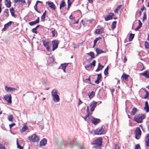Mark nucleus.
I'll list each match as a JSON object with an SVG mask.
<instances>
[{
    "instance_id": "obj_63",
    "label": "nucleus",
    "mask_w": 149,
    "mask_h": 149,
    "mask_svg": "<svg viewBox=\"0 0 149 149\" xmlns=\"http://www.w3.org/2000/svg\"><path fill=\"white\" fill-rule=\"evenodd\" d=\"M83 102L81 100L79 99V103H78V105H79L81 104Z\"/></svg>"
},
{
    "instance_id": "obj_6",
    "label": "nucleus",
    "mask_w": 149,
    "mask_h": 149,
    "mask_svg": "<svg viewBox=\"0 0 149 149\" xmlns=\"http://www.w3.org/2000/svg\"><path fill=\"white\" fill-rule=\"evenodd\" d=\"M71 145H74L78 149H85L84 147L83 144H81L75 141H72L71 143Z\"/></svg>"
},
{
    "instance_id": "obj_62",
    "label": "nucleus",
    "mask_w": 149,
    "mask_h": 149,
    "mask_svg": "<svg viewBox=\"0 0 149 149\" xmlns=\"http://www.w3.org/2000/svg\"><path fill=\"white\" fill-rule=\"evenodd\" d=\"M0 149H6L4 147H3L2 145L0 144Z\"/></svg>"
},
{
    "instance_id": "obj_38",
    "label": "nucleus",
    "mask_w": 149,
    "mask_h": 149,
    "mask_svg": "<svg viewBox=\"0 0 149 149\" xmlns=\"http://www.w3.org/2000/svg\"><path fill=\"white\" fill-rule=\"evenodd\" d=\"M8 118L9 121H13V116L12 115H10L8 117Z\"/></svg>"
},
{
    "instance_id": "obj_35",
    "label": "nucleus",
    "mask_w": 149,
    "mask_h": 149,
    "mask_svg": "<svg viewBox=\"0 0 149 149\" xmlns=\"http://www.w3.org/2000/svg\"><path fill=\"white\" fill-rule=\"evenodd\" d=\"M95 95V93L93 91H92L88 95L89 98L91 99Z\"/></svg>"
},
{
    "instance_id": "obj_58",
    "label": "nucleus",
    "mask_w": 149,
    "mask_h": 149,
    "mask_svg": "<svg viewBox=\"0 0 149 149\" xmlns=\"http://www.w3.org/2000/svg\"><path fill=\"white\" fill-rule=\"evenodd\" d=\"M104 73L105 75H107L108 74V71L104 70Z\"/></svg>"
},
{
    "instance_id": "obj_37",
    "label": "nucleus",
    "mask_w": 149,
    "mask_h": 149,
    "mask_svg": "<svg viewBox=\"0 0 149 149\" xmlns=\"http://www.w3.org/2000/svg\"><path fill=\"white\" fill-rule=\"evenodd\" d=\"M65 3L64 1H62L60 5L59 8L61 9V8L65 6Z\"/></svg>"
},
{
    "instance_id": "obj_23",
    "label": "nucleus",
    "mask_w": 149,
    "mask_h": 149,
    "mask_svg": "<svg viewBox=\"0 0 149 149\" xmlns=\"http://www.w3.org/2000/svg\"><path fill=\"white\" fill-rule=\"evenodd\" d=\"M5 5L7 8H9L11 6V2L10 0H5Z\"/></svg>"
},
{
    "instance_id": "obj_29",
    "label": "nucleus",
    "mask_w": 149,
    "mask_h": 149,
    "mask_svg": "<svg viewBox=\"0 0 149 149\" xmlns=\"http://www.w3.org/2000/svg\"><path fill=\"white\" fill-rule=\"evenodd\" d=\"M145 143L147 147L149 146V134H148L146 138Z\"/></svg>"
},
{
    "instance_id": "obj_1",
    "label": "nucleus",
    "mask_w": 149,
    "mask_h": 149,
    "mask_svg": "<svg viewBox=\"0 0 149 149\" xmlns=\"http://www.w3.org/2000/svg\"><path fill=\"white\" fill-rule=\"evenodd\" d=\"M145 116L144 114H140L135 116L134 118V120L138 123H141L143 119L145 118Z\"/></svg>"
},
{
    "instance_id": "obj_52",
    "label": "nucleus",
    "mask_w": 149,
    "mask_h": 149,
    "mask_svg": "<svg viewBox=\"0 0 149 149\" xmlns=\"http://www.w3.org/2000/svg\"><path fill=\"white\" fill-rule=\"evenodd\" d=\"M92 67L91 66L90 64H87L85 66V68H91Z\"/></svg>"
},
{
    "instance_id": "obj_42",
    "label": "nucleus",
    "mask_w": 149,
    "mask_h": 149,
    "mask_svg": "<svg viewBox=\"0 0 149 149\" xmlns=\"http://www.w3.org/2000/svg\"><path fill=\"white\" fill-rule=\"evenodd\" d=\"M28 128V127L26 126H24L22 128V132L25 131Z\"/></svg>"
},
{
    "instance_id": "obj_47",
    "label": "nucleus",
    "mask_w": 149,
    "mask_h": 149,
    "mask_svg": "<svg viewBox=\"0 0 149 149\" xmlns=\"http://www.w3.org/2000/svg\"><path fill=\"white\" fill-rule=\"evenodd\" d=\"M91 115L87 114V115L85 116L84 119V120L86 121H87V118L89 117V116L90 115Z\"/></svg>"
},
{
    "instance_id": "obj_13",
    "label": "nucleus",
    "mask_w": 149,
    "mask_h": 149,
    "mask_svg": "<svg viewBox=\"0 0 149 149\" xmlns=\"http://www.w3.org/2000/svg\"><path fill=\"white\" fill-rule=\"evenodd\" d=\"M47 3L49 6V7L53 10L55 11L56 10L55 7V5L52 2H49L47 1L46 2Z\"/></svg>"
},
{
    "instance_id": "obj_28",
    "label": "nucleus",
    "mask_w": 149,
    "mask_h": 149,
    "mask_svg": "<svg viewBox=\"0 0 149 149\" xmlns=\"http://www.w3.org/2000/svg\"><path fill=\"white\" fill-rule=\"evenodd\" d=\"M96 52V56L98 55L99 54L102 53L104 52V51L98 48H97L95 50Z\"/></svg>"
},
{
    "instance_id": "obj_17",
    "label": "nucleus",
    "mask_w": 149,
    "mask_h": 149,
    "mask_svg": "<svg viewBox=\"0 0 149 149\" xmlns=\"http://www.w3.org/2000/svg\"><path fill=\"white\" fill-rule=\"evenodd\" d=\"M141 74L146 78L149 79V71L146 70L143 72L141 73Z\"/></svg>"
},
{
    "instance_id": "obj_57",
    "label": "nucleus",
    "mask_w": 149,
    "mask_h": 149,
    "mask_svg": "<svg viewBox=\"0 0 149 149\" xmlns=\"http://www.w3.org/2000/svg\"><path fill=\"white\" fill-rule=\"evenodd\" d=\"M134 34L132 33H130V35L129 37H134Z\"/></svg>"
},
{
    "instance_id": "obj_43",
    "label": "nucleus",
    "mask_w": 149,
    "mask_h": 149,
    "mask_svg": "<svg viewBox=\"0 0 149 149\" xmlns=\"http://www.w3.org/2000/svg\"><path fill=\"white\" fill-rule=\"evenodd\" d=\"M96 63V61L95 60H94L93 62L90 63L91 66L93 65L94 67L95 66Z\"/></svg>"
},
{
    "instance_id": "obj_31",
    "label": "nucleus",
    "mask_w": 149,
    "mask_h": 149,
    "mask_svg": "<svg viewBox=\"0 0 149 149\" xmlns=\"http://www.w3.org/2000/svg\"><path fill=\"white\" fill-rule=\"evenodd\" d=\"M52 96L56 95L58 94V91L56 89H53L51 92Z\"/></svg>"
},
{
    "instance_id": "obj_22",
    "label": "nucleus",
    "mask_w": 149,
    "mask_h": 149,
    "mask_svg": "<svg viewBox=\"0 0 149 149\" xmlns=\"http://www.w3.org/2000/svg\"><path fill=\"white\" fill-rule=\"evenodd\" d=\"M68 65V63H64L63 64H61V69L63 70L64 72L66 73L65 69L66 67Z\"/></svg>"
},
{
    "instance_id": "obj_16",
    "label": "nucleus",
    "mask_w": 149,
    "mask_h": 149,
    "mask_svg": "<svg viewBox=\"0 0 149 149\" xmlns=\"http://www.w3.org/2000/svg\"><path fill=\"white\" fill-rule=\"evenodd\" d=\"M53 100L55 102H58L59 101L60 98L59 96L58 95H56L52 96Z\"/></svg>"
},
{
    "instance_id": "obj_12",
    "label": "nucleus",
    "mask_w": 149,
    "mask_h": 149,
    "mask_svg": "<svg viewBox=\"0 0 149 149\" xmlns=\"http://www.w3.org/2000/svg\"><path fill=\"white\" fill-rule=\"evenodd\" d=\"M94 33L95 34H100L104 33V28L101 27L100 29H95Z\"/></svg>"
},
{
    "instance_id": "obj_15",
    "label": "nucleus",
    "mask_w": 149,
    "mask_h": 149,
    "mask_svg": "<svg viewBox=\"0 0 149 149\" xmlns=\"http://www.w3.org/2000/svg\"><path fill=\"white\" fill-rule=\"evenodd\" d=\"M39 23V17H38L37 19L32 22L29 23V24L31 26H33Z\"/></svg>"
},
{
    "instance_id": "obj_24",
    "label": "nucleus",
    "mask_w": 149,
    "mask_h": 149,
    "mask_svg": "<svg viewBox=\"0 0 149 149\" xmlns=\"http://www.w3.org/2000/svg\"><path fill=\"white\" fill-rule=\"evenodd\" d=\"M129 76L126 74H123L121 77V79H124L125 81H127Z\"/></svg>"
},
{
    "instance_id": "obj_59",
    "label": "nucleus",
    "mask_w": 149,
    "mask_h": 149,
    "mask_svg": "<svg viewBox=\"0 0 149 149\" xmlns=\"http://www.w3.org/2000/svg\"><path fill=\"white\" fill-rule=\"evenodd\" d=\"M141 26L139 25L135 29V30L136 31H137L140 28Z\"/></svg>"
},
{
    "instance_id": "obj_4",
    "label": "nucleus",
    "mask_w": 149,
    "mask_h": 149,
    "mask_svg": "<svg viewBox=\"0 0 149 149\" xmlns=\"http://www.w3.org/2000/svg\"><path fill=\"white\" fill-rule=\"evenodd\" d=\"M92 145H97L100 146L102 145V139L101 137L97 139L91 143Z\"/></svg>"
},
{
    "instance_id": "obj_51",
    "label": "nucleus",
    "mask_w": 149,
    "mask_h": 149,
    "mask_svg": "<svg viewBox=\"0 0 149 149\" xmlns=\"http://www.w3.org/2000/svg\"><path fill=\"white\" fill-rule=\"evenodd\" d=\"M52 36L54 37L55 36L56 32L55 31H52Z\"/></svg>"
},
{
    "instance_id": "obj_5",
    "label": "nucleus",
    "mask_w": 149,
    "mask_h": 149,
    "mask_svg": "<svg viewBox=\"0 0 149 149\" xmlns=\"http://www.w3.org/2000/svg\"><path fill=\"white\" fill-rule=\"evenodd\" d=\"M134 133L135 134V138L137 139H139L141 136V132L139 127H137L134 131Z\"/></svg>"
},
{
    "instance_id": "obj_30",
    "label": "nucleus",
    "mask_w": 149,
    "mask_h": 149,
    "mask_svg": "<svg viewBox=\"0 0 149 149\" xmlns=\"http://www.w3.org/2000/svg\"><path fill=\"white\" fill-rule=\"evenodd\" d=\"M138 110L137 108L134 107L132 109V111L130 112V114L132 115H134L136 112Z\"/></svg>"
},
{
    "instance_id": "obj_7",
    "label": "nucleus",
    "mask_w": 149,
    "mask_h": 149,
    "mask_svg": "<svg viewBox=\"0 0 149 149\" xmlns=\"http://www.w3.org/2000/svg\"><path fill=\"white\" fill-rule=\"evenodd\" d=\"M5 90L7 92L12 93L15 92V91H17L18 89L6 86L5 87Z\"/></svg>"
},
{
    "instance_id": "obj_33",
    "label": "nucleus",
    "mask_w": 149,
    "mask_h": 149,
    "mask_svg": "<svg viewBox=\"0 0 149 149\" xmlns=\"http://www.w3.org/2000/svg\"><path fill=\"white\" fill-rule=\"evenodd\" d=\"M9 10L8 9H6L4 11V15L6 17H8L9 16Z\"/></svg>"
},
{
    "instance_id": "obj_44",
    "label": "nucleus",
    "mask_w": 149,
    "mask_h": 149,
    "mask_svg": "<svg viewBox=\"0 0 149 149\" xmlns=\"http://www.w3.org/2000/svg\"><path fill=\"white\" fill-rule=\"evenodd\" d=\"M101 38H96L94 41V45H95L97 41L99 40V39H101Z\"/></svg>"
},
{
    "instance_id": "obj_11",
    "label": "nucleus",
    "mask_w": 149,
    "mask_h": 149,
    "mask_svg": "<svg viewBox=\"0 0 149 149\" xmlns=\"http://www.w3.org/2000/svg\"><path fill=\"white\" fill-rule=\"evenodd\" d=\"M114 16V14L113 13H109L108 15H107L104 17L106 21L111 19L113 18L112 16Z\"/></svg>"
},
{
    "instance_id": "obj_34",
    "label": "nucleus",
    "mask_w": 149,
    "mask_h": 149,
    "mask_svg": "<svg viewBox=\"0 0 149 149\" xmlns=\"http://www.w3.org/2000/svg\"><path fill=\"white\" fill-rule=\"evenodd\" d=\"M144 91L146 93V94L145 96V97H144V98L145 99H147L149 95V92L148 91H147L146 89H144Z\"/></svg>"
},
{
    "instance_id": "obj_32",
    "label": "nucleus",
    "mask_w": 149,
    "mask_h": 149,
    "mask_svg": "<svg viewBox=\"0 0 149 149\" xmlns=\"http://www.w3.org/2000/svg\"><path fill=\"white\" fill-rule=\"evenodd\" d=\"M88 55L91 56L90 59H93L95 58L94 53L93 52H91L89 53H88Z\"/></svg>"
},
{
    "instance_id": "obj_40",
    "label": "nucleus",
    "mask_w": 149,
    "mask_h": 149,
    "mask_svg": "<svg viewBox=\"0 0 149 149\" xmlns=\"http://www.w3.org/2000/svg\"><path fill=\"white\" fill-rule=\"evenodd\" d=\"M17 148L20 149H23V148L22 146H21L19 143L18 140L17 141Z\"/></svg>"
},
{
    "instance_id": "obj_26",
    "label": "nucleus",
    "mask_w": 149,
    "mask_h": 149,
    "mask_svg": "<svg viewBox=\"0 0 149 149\" xmlns=\"http://www.w3.org/2000/svg\"><path fill=\"white\" fill-rule=\"evenodd\" d=\"M145 106L144 108V109L146 110L147 112L149 111V107L148 106V103L147 101H146L145 102Z\"/></svg>"
},
{
    "instance_id": "obj_8",
    "label": "nucleus",
    "mask_w": 149,
    "mask_h": 149,
    "mask_svg": "<svg viewBox=\"0 0 149 149\" xmlns=\"http://www.w3.org/2000/svg\"><path fill=\"white\" fill-rule=\"evenodd\" d=\"M4 99L8 103L11 104L12 103V97L10 94L5 95L4 97Z\"/></svg>"
},
{
    "instance_id": "obj_3",
    "label": "nucleus",
    "mask_w": 149,
    "mask_h": 149,
    "mask_svg": "<svg viewBox=\"0 0 149 149\" xmlns=\"http://www.w3.org/2000/svg\"><path fill=\"white\" fill-rule=\"evenodd\" d=\"M106 133L104 129L103 128V126L100 128H98L94 131V133L97 135L104 134Z\"/></svg>"
},
{
    "instance_id": "obj_10",
    "label": "nucleus",
    "mask_w": 149,
    "mask_h": 149,
    "mask_svg": "<svg viewBox=\"0 0 149 149\" xmlns=\"http://www.w3.org/2000/svg\"><path fill=\"white\" fill-rule=\"evenodd\" d=\"M59 43V42L58 40H54L52 41V45L53 51H54L58 47Z\"/></svg>"
},
{
    "instance_id": "obj_50",
    "label": "nucleus",
    "mask_w": 149,
    "mask_h": 149,
    "mask_svg": "<svg viewBox=\"0 0 149 149\" xmlns=\"http://www.w3.org/2000/svg\"><path fill=\"white\" fill-rule=\"evenodd\" d=\"M32 31L35 33H37V30L35 28H33L32 29Z\"/></svg>"
},
{
    "instance_id": "obj_64",
    "label": "nucleus",
    "mask_w": 149,
    "mask_h": 149,
    "mask_svg": "<svg viewBox=\"0 0 149 149\" xmlns=\"http://www.w3.org/2000/svg\"><path fill=\"white\" fill-rule=\"evenodd\" d=\"M31 1L30 0H28L27 1V3L28 4L29 6L31 3Z\"/></svg>"
},
{
    "instance_id": "obj_9",
    "label": "nucleus",
    "mask_w": 149,
    "mask_h": 149,
    "mask_svg": "<svg viewBox=\"0 0 149 149\" xmlns=\"http://www.w3.org/2000/svg\"><path fill=\"white\" fill-rule=\"evenodd\" d=\"M97 102L95 101H93L90 104L91 107V112H93L95 110V108L97 106Z\"/></svg>"
},
{
    "instance_id": "obj_41",
    "label": "nucleus",
    "mask_w": 149,
    "mask_h": 149,
    "mask_svg": "<svg viewBox=\"0 0 149 149\" xmlns=\"http://www.w3.org/2000/svg\"><path fill=\"white\" fill-rule=\"evenodd\" d=\"M146 19V12H144L143 13V21Z\"/></svg>"
},
{
    "instance_id": "obj_46",
    "label": "nucleus",
    "mask_w": 149,
    "mask_h": 149,
    "mask_svg": "<svg viewBox=\"0 0 149 149\" xmlns=\"http://www.w3.org/2000/svg\"><path fill=\"white\" fill-rule=\"evenodd\" d=\"M86 113L87 114L91 115L92 114V113H90L89 111V109L88 107H87V110H86Z\"/></svg>"
},
{
    "instance_id": "obj_61",
    "label": "nucleus",
    "mask_w": 149,
    "mask_h": 149,
    "mask_svg": "<svg viewBox=\"0 0 149 149\" xmlns=\"http://www.w3.org/2000/svg\"><path fill=\"white\" fill-rule=\"evenodd\" d=\"M139 25L140 26H141L142 25V24L141 22V21L140 20H139Z\"/></svg>"
},
{
    "instance_id": "obj_27",
    "label": "nucleus",
    "mask_w": 149,
    "mask_h": 149,
    "mask_svg": "<svg viewBox=\"0 0 149 149\" xmlns=\"http://www.w3.org/2000/svg\"><path fill=\"white\" fill-rule=\"evenodd\" d=\"M38 3H42V2L41 1H36V3L35 4V5L34 6V8L35 9V10L38 13H40V11H39L36 8V7H37V4H38Z\"/></svg>"
},
{
    "instance_id": "obj_2",
    "label": "nucleus",
    "mask_w": 149,
    "mask_h": 149,
    "mask_svg": "<svg viewBox=\"0 0 149 149\" xmlns=\"http://www.w3.org/2000/svg\"><path fill=\"white\" fill-rule=\"evenodd\" d=\"M29 140L33 142H38L39 140L38 136L35 134L29 136Z\"/></svg>"
},
{
    "instance_id": "obj_25",
    "label": "nucleus",
    "mask_w": 149,
    "mask_h": 149,
    "mask_svg": "<svg viewBox=\"0 0 149 149\" xmlns=\"http://www.w3.org/2000/svg\"><path fill=\"white\" fill-rule=\"evenodd\" d=\"M97 79L95 81V82L97 84H98L99 83V81L102 77V75L101 74H97Z\"/></svg>"
},
{
    "instance_id": "obj_48",
    "label": "nucleus",
    "mask_w": 149,
    "mask_h": 149,
    "mask_svg": "<svg viewBox=\"0 0 149 149\" xmlns=\"http://www.w3.org/2000/svg\"><path fill=\"white\" fill-rule=\"evenodd\" d=\"M45 16H45L43 15H42L41 16V19L42 21H43V22L44 21L45 19Z\"/></svg>"
},
{
    "instance_id": "obj_19",
    "label": "nucleus",
    "mask_w": 149,
    "mask_h": 149,
    "mask_svg": "<svg viewBox=\"0 0 149 149\" xmlns=\"http://www.w3.org/2000/svg\"><path fill=\"white\" fill-rule=\"evenodd\" d=\"M91 121L92 123L95 125H96L98 123L100 122V120L99 119L96 118H93V119L91 120Z\"/></svg>"
},
{
    "instance_id": "obj_49",
    "label": "nucleus",
    "mask_w": 149,
    "mask_h": 149,
    "mask_svg": "<svg viewBox=\"0 0 149 149\" xmlns=\"http://www.w3.org/2000/svg\"><path fill=\"white\" fill-rule=\"evenodd\" d=\"M135 149H141L139 144H137L135 146Z\"/></svg>"
},
{
    "instance_id": "obj_36",
    "label": "nucleus",
    "mask_w": 149,
    "mask_h": 149,
    "mask_svg": "<svg viewBox=\"0 0 149 149\" xmlns=\"http://www.w3.org/2000/svg\"><path fill=\"white\" fill-rule=\"evenodd\" d=\"M116 22H117L116 21H114L113 22L111 26V28L112 29H114L115 28Z\"/></svg>"
},
{
    "instance_id": "obj_45",
    "label": "nucleus",
    "mask_w": 149,
    "mask_h": 149,
    "mask_svg": "<svg viewBox=\"0 0 149 149\" xmlns=\"http://www.w3.org/2000/svg\"><path fill=\"white\" fill-rule=\"evenodd\" d=\"M121 6V5L118 6L117 7V8L116 9L115 12L116 13H118V10L119 9H120Z\"/></svg>"
},
{
    "instance_id": "obj_54",
    "label": "nucleus",
    "mask_w": 149,
    "mask_h": 149,
    "mask_svg": "<svg viewBox=\"0 0 149 149\" xmlns=\"http://www.w3.org/2000/svg\"><path fill=\"white\" fill-rule=\"evenodd\" d=\"M139 126L140 127H141L142 130L143 132H145L146 130H145V129L144 128H143V127L142 126V125H139Z\"/></svg>"
},
{
    "instance_id": "obj_53",
    "label": "nucleus",
    "mask_w": 149,
    "mask_h": 149,
    "mask_svg": "<svg viewBox=\"0 0 149 149\" xmlns=\"http://www.w3.org/2000/svg\"><path fill=\"white\" fill-rule=\"evenodd\" d=\"M67 2H68V7H70L72 4V3H71V2H70V1L69 0L67 1Z\"/></svg>"
},
{
    "instance_id": "obj_55",
    "label": "nucleus",
    "mask_w": 149,
    "mask_h": 149,
    "mask_svg": "<svg viewBox=\"0 0 149 149\" xmlns=\"http://www.w3.org/2000/svg\"><path fill=\"white\" fill-rule=\"evenodd\" d=\"M15 123H12L11 124H10L9 125V127H10V129H11V128L13 127V126H15Z\"/></svg>"
},
{
    "instance_id": "obj_60",
    "label": "nucleus",
    "mask_w": 149,
    "mask_h": 149,
    "mask_svg": "<svg viewBox=\"0 0 149 149\" xmlns=\"http://www.w3.org/2000/svg\"><path fill=\"white\" fill-rule=\"evenodd\" d=\"M19 2H21L22 3L24 4L26 3V1L25 0H20Z\"/></svg>"
},
{
    "instance_id": "obj_21",
    "label": "nucleus",
    "mask_w": 149,
    "mask_h": 149,
    "mask_svg": "<svg viewBox=\"0 0 149 149\" xmlns=\"http://www.w3.org/2000/svg\"><path fill=\"white\" fill-rule=\"evenodd\" d=\"M10 11L12 16L15 18H16L17 17V15L15 14V11L14 8L12 7L10 8Z\"/></svg>"
},
{
    "instance_id": "obj_18",
    "label": "nucleus",
    "mask_w": 149,
    "mask_h": 149,
    "mask_svg": "<svg viewBox=\"0 0 149 149\" xmlns=\"http://www.w3.org/2000/svg\"><path fill=\"white\" fill-rule=\"evenodd\" d=\"M13 23V22L10 21L8 22L5 24L4 25L3 28L2 30L3 31H6V29L8 28V27L10 26L12 23Z\"/></svg>"
},
{
    "instance_id": "obj_14",
    "label": "nucleus",
    "mask_w": 149,
    "mask_h": 149,
    "mask_svg": "<svg viewBox=\"0 0 149 149\" xmlns=\"http://www.w3.org/2000/svg\"><path fill=\"white\" fill-rule=\"evenodd\" d=\"M43 45L46 47V49L48 51H49V43L45 40H42Z\"/></svg>"
},
{
    "instance_id": "obj_39",
    "label": "nucleus",
    "mask_w": 149,
    "mask_h": 149,
    "mask_svg": "<svg viewBox=\"0 0 149 149\" xmlns=\"http://www.w3.org/2000/svg\"><path fill=\"white\" fill-rule=\"evenodd\" d=\"M145 48L147 49H149V44L147 41H146L145 43Z\"/></svg>"
},
{
    "instance_id": "obj_20",
    "label": "nucleus",
    "mask_w": 149,
    "mask_h": 149,
    "mask_svg": "<svg viewBox=\"0 0 149 149\" xmlns=\"http://www.w3.org/2000/svg\"><path fill=\"white\" fill-rule=\"evenodd\" d=\"M47 143V140L45 138H43L40 142V146H44Z\"/></svg>"
},
{
    "instance_id": "obj_56",
    "label": "nucleus",
    "mask_w": 149,
    "mask_h": 149,
    "mask_svg": "<svg viewBox=\"0 0 149 149\" xmlns=\"http://www.w3.org/2000/svg\"><path fill=\"white\" fill-rule=\"evenodd\" d=\"M146 10V9L145 8L144 5L143 6V7L141 8V11H143L144 10Z\"/></svg>"
}]
</instances>
